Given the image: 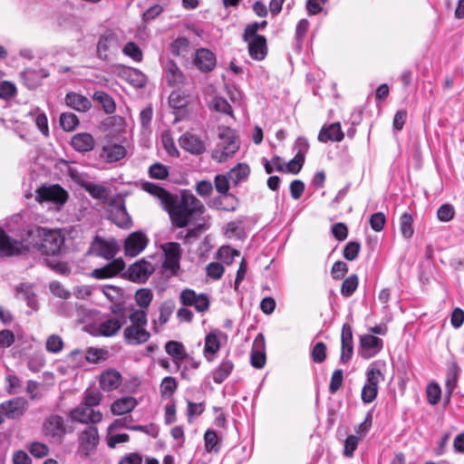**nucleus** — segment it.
Returning <instances> with one entry per match:
<instances>
[{"instance_id": "1", "label": "nucleus", "mask_w": 464, "mask_h": 464, "mask_svg": "<svg viewBox=\"0 0 464 464\" xmlns=\"http://www.w3.org/2000/svg\"><path fill=\"white\" fill-rule=\"evenodd\" d=\"M26 250L36 248L44 255H59L64 246V237L61 230L37 227L24 229Z\"/></svg>"}, {"instance_id": "2", "label": "nucleus", "mask_w": 464, "mask_h": 464, "mask_svg": "<svg viewBox=\"0 0 464 464\" xmlns=\"http://www.w3.org/2000/svg\"><path fill=\"white\" fill-rule=\"evenodd\" d=\"M169 212L172 224L177 227H185L191 218L201 215L205 207L192 193L184 191L181 193L179 203L171 196V204L165 206Z\"/></svg>"}, {"instance_id": "3", "label": "nucleus", "mask_w": 464, "mask_h": 464, "mask_svg": "<svg viewBox=\"0 0 464 464\" xmlns=\"http://www.w3.org/2000/svg\"><path fill=\"white\" fill-rule=\"evenodd\" d=\"M386 363L383 361L372 362L366 371V382L362 389L361 398L364 403L372 402L378 394V385L384 381Z\"/></svg>"}, {"instance_id": "4", "label": "nucleus", "mask_w": 464, "mask_h": 464, "mask_svg": "<svg viewBox=\"0 0 464 464\" xmlns=\"http://www.w3.org/2000/svg\"><path fill=\"white\" fill-rule=\"evenodd\" d=\"M77 450L76 454L81 459H88L92 457L100 443V436L98 428L89 425L78 432L77 435Z\"/></svg>"}, {"instance_id": "5", "label": "nucleus", "mask_w": 464, "mask_h": 464, "mask_svg": "<svg viewBox=\"0 0 464 464\" xmlns=\"http://www.w3.org/2000/svg\"><path fill=\"white\" fill-rule=\"evenodd\" d=\"M218 137L220 140L212 152V159L218 162H224L237 151L239 144L230 129L220 130Z\"/></svg>"}, {"instance_id": "6", "label": "nucleus", "mask_w": 464, "mask_h": 464, "mask_svg": "<svg viewBox=\"0 0 464 464\" xmlns=\"http://www.w3.org/2000/svg\"><path fill=\"white\" fill-rule=\"evenodd\" d=\"M26 250L24 229L19 234L9 235L0 227V257L21 254Z\"/></svg>"}, {"instance_id": "7", "label": "nucleus", "mask_w": 464, "mask_h": 464, "mask_svg": "<svg viewBox=\"0 0 464 464\" xmlns=\"http://www.w3.org/2000/svg\"><path fill=\"white\" fill-rule=\"evenodd\" d=\"M164 254L163 267L170 275H176L179 268L181 247L179 243L169 242L161 246Z\"/></svg>"}, {"instance_id": "8", "label": "nucleus", "mask_w": 464, "mask_h": 464, "mask_svg": "<svg viewBox=\"0 0 464 464\" xmlns=\"http://www.w3.org/2000/svg\"><path fill=\"white\" fill-rule=\"evenodd\" d=\"M70 418L82 424H97L102 420L103 415L101 411L81 403L70 411Z\"/></svg>"}, {"instance_id": "9", "label": "nucleus", "mask_w": 464, "mask_h": 464, "mask_svg": "<svg viewBox=\"0 0 464 464\" xmlns=\"http://www.w3.org/2000/svg\"><path fill=\"white\" fill-rule=\"evenodd\" d=\"M227 335L220 330L210 331L204 339L203 355L208 362H213L221 347L222 340H226Z\"/></svg>"}, {"instance_id": "10", "label": "nucleus", "mask_w": 464, "mask_h": 464, "mask_svg": "<svg viewBox=\"0 0 464 464\" xmlns=\"http://www.w3.org/2000/svg\"><path fill=\"white\" fill-rule=\"evenodd\" d=\"M149 244L147 235L142 231H135L124 241L125 256L134 257L140 255Z\"/></svg>"}, {"instance_id": "11", "label": "nucleus", "mask_w": 464, "mask_h": 464, "mask_svg": "<svg viewBox=\"0 0 464 464\" xmlns=\"http://www.w3.org/2000/svg\"><path fill=\"white\" fill-rule=\"evenodd\" d=\"M183 305L194 306L198 313H204L209 308V299L205 294H197L192 289H184L179 295Z\"/></svg>"}, {"instance_id": "12", "label": "nucleus", "mask_w": 464, "mask_h": 464, "mask_svg": "<svg viewBox=\"0 0 464 464\" xmlns=\"http://www.w3.org/2000/svg\"><path fill=\"white\" fill-rule=\"evenodd\" d=\"M155 266L146 259H140L132 264L128 271V278L136 283H145L154 272Z\"/></svg>"}, {"instance_id": "13", "label": "nucleus", "mask_w": 464, "mask_h": 464, "mask_svg": "<svg viewBox=\"0 0 464 464\" xmlns=\"http://www.w3.org/2000/svg\"><path fill=\"white\" fill-rule=\"evenodd\" d=\"M124 321L111 315L103 316L95 325V334L100 336H115L123 325Z\"/></svg>"}, {"instance_id": "14", "label": "nucleus", "mask_w": 464, "mask_h": 464, "mask_svg": "<svg viewBox=\"0 0 464 464\" xmlns=\"http://www.w3.org/2000/svg\"><path fill=\"white\" fill-rule=\"evenodd\" d=\"M28 403L22 397L13 398L0 404V412L8 419H16L24 414Z\"/></svg>"}, {"instance_id": "15", "label": "nucleus", "mask_w": 464, "mask_h": 464, "mask_svg": "<svg viewBox=\"0 0 464 464\" xmlns=\"http://www.w3.org/2000/svg\"><path fill=\"white\" fill-rule=\"evenodd\" d=\"M383 342L372 334H363L360 339L359 353L364 359L375 356L382 349Z\"/></svg>"}, {"instance_id": "16", "label": "nucleus", "mask_w": 464, "mask_h": 464, "mask_svg": "<svg viewBox=\"0 0 464 464\" xmlns=\"http://www.w3.org/2000/svg\"><path fill=\"white\" fill-rule=\"evenodd\" d=\"M43 430L46 437L60 441L65 434L63 419L58 415H51L44 422Z\"/></svg>"}, {"instance_id": "17", "label": "nucleus", "mask_w": 464, "mask_h": 464, "mask_svg": "<svg viewBox=\"0 0 464 464\" xmlns=\"http://www.w3.org/2000/svg\"><path fill=\"white\" fill-rule=\"evenodd\" d=\"M169 106L174 110L175 121L185 119L189 114L188 97L179 91H174L169 98Z\"/></svg>"}, {"instance_id": "18", "label": "nucleus", "mask_w": 464, "mask_h": 464, "mask_svg": "<svg viewBox=\"0 0 464 464\" xmlns=\"http://www.w3.org/2000/svg\"><path fill=\"white\" fill-rule=\"evenodd\" d=\"M36 193V198L39 201H51L57 204H63L68 198L67 192L58 185L42 187Z\"/></svg>"}, {"instance_id": "19", "label": "nucleus", "mask_w": 464, "mask_h": 464, "mask_svg": "<svg viewBox=\"0 0 464 464\" xmlns=\"http://www.w3.org/2000/svg\"><path fill=\"white\" fill-rule=\"evenodd\" d=\"M179 145L191 154L199 155L206 150L205 141L196 134L186 132L179 138Z\"/></svg>"}, {"instance_id": "20", "label": "nucleus", "mask_w": 464, "mask_h": 464, "mask_svg": "<svg viewBox=\"0 0 464 464\" xmlns=\"http://www.w3.org/2000/svg\"><path fill=\"white\" fill-rule=\"evenodd\" d=\"M90 250L97 256L111 259L116 255L118 248L114 241L103 240L97 237L92 243Z\"/></svg>"}, {"instance_id": "21", "label": "nucleus", "mask_w": 464, "mask_h": 464, "mask_svg": "<svg viewBox=\"0 0 464 464\" xmlns=\"http://www.w3.org/2000/svg\"><path fill=\"white\" fill-rule=\"evenodd\" d=\"M124 267L125 264L123 260L117 258L102 267L93 269L91 276L95 279H107L118 275Z\"/></svg>"}, {"instance_id": "22", "label": "nucleus", "mask_w": 464, "mask_h": 464, "mask_svg": "<svg viewBox=\"0 0 464 464\" xmlns=\"http://www.w3.org/2000/svg\"><path fill=\"white\" fill-rule=\"evenodd\" d=\"M119 49V43L113 34H105L102 35L97 45V53L102 59H108Z\"/></svg>"}, {"instance_id": "23", "label": "nucleus", "mask_w": 464, "mask_h": 464, "mask_svg": "<svg viewBox=\"0 0 464 464\" xmlns=\"http://www.w3.org/2000/svg\"><path fill=\"white\" fill-rule=\"evenodd\" d=\"M266 341L263 334H258L254 341L251 352V364L256 369H261L266 364Z\"/></svg>"}, {"instance_id": "24", "label": "nucleus", "mask_w": 464, "mask_h": 464, "mask_svg": "<svg viewBox=\"0 0 464 464\" xmlns=\"http://www.w3.org/2000/svg\"><path fill=\"white\" fill-rule=\"evenodd\" d=\"M122 382L121 374L114 370L108 369L103 371L99 379V384L102 390L105 392H111L120 387Z\"/></svg>"}, {"instance_id": "25", "label": "nucleus", "mask_w": 464, "mask_h": 464, "mask_svg": "<svg viewBox=\"0 0 464 464\" xmlns=\"http://www.w3.org/2000/svg\"><path fill=\"white\" fill-rule=\"evenodd\" d=\"M342 341V352L340 362L342 363H347L353 355V332L352 327L348 324H344L342 328L341 334Z\"/></svg>"}, {"instance_id": "26", "label": "nucleus", "mask_w": 464, "mask_h": 464, "mask_svg": "<svg viewBox=\"0 0 464 464\" xmlns=\"http://www.w3.org/2000/svg\"><path fill=\"white\" fill-rule=\"evenodd\" d=\"M125 341L130 344H141L146 343L150 337V333L145 326L129 325L123 331Z\"/></svg>"}, {"instance_id": "27", "label": "nucleus", "mask_w": 464, "mask_h": 464, "mask_svg": "<svg viewBox=\"0 0 464 464\" xmlns=\"http://www.w3.org/2000/svg\"><path fill=\"white\" fill-rule=\"evenodd\" d=\"M127 150L124 146L117 143H108L103 145L100 158L106 162H116L126 156Z\"/></svg>"}, {"instance_id": "28", "label": "nucleus", "mask_w": 464, "mask_h": 464, "mask_svg": "<svg viewBox=\"0 0 464 464\" xmlns=\"http://www.w3.org/2000/svg\"><path fill=\"white\" fill-rule=\"evenodd\" d=\"M248 43L250 56L257 61L263 60L266 55V40L264 36H255L245 39Z\"/></svg>"}, {"instance_id": "29", "label": "nucleus", "mask_w": 464, "mask_h": 464, "mask_svg": "<svg viewBox=\"0 0 464 464\" xmlns=\"http://www.w3.org/2000/svg\"><path fill=\"white\" fill-rule=\"evenodd\" d=\"M194 63L200 71L208 72L216 65V57L209 50L201 48L196 52Z\"/></svg>"}, {"instance_id": "30", "label": "nucleus", "mask_w": 464, "mask_h": 464, "mask_svg": "<svg viewBox=\"0 0 464 464\" xmlns=\"http://www.w3.org/2000/svg\"><path fill=\"white\" fill-rule=\"evenodd\" d=\"M71 145L76 151L88 152L94 148L95 140L88 132H79L72 136Z\"/></svg>"}, {"instance_id": "31", "label": "nucleus", "mask_w": 464, "mask_h": 464, "mask_svg": "<svg viewBox=\"0 0 464 464\" xmlns=\"http://www.w3.org/2000/svg\"><path fill=\"white\" fill-rule=\"evenodd\" d=\"M137 405L138 401L134 397L126 396L115 400L111 404L110 410L113 415L120 416L130 412Z\"/></svg>"}, {"instance_id": "32", "label": "nucleus", "mask_w": 464, "mask_h": 464, "mask_svg": "<svg viewBox=\"0 0 464 464\" xmlns=\"http://www.w3.org/2000/svg\"><path fill=\"white\" fill-rule=\"evenodd\" d=\"M344 135L342 131L339 122L332 123L328 126H324L318 135V140L321 142L327 141H341Z\"/></svg>"}, {"instance_id": "33", "label": "nucleus", "mask_w": 464, "mask_h": 464, "mask_svg": "<svg viewBox=\"0 0 464 464\" xmlns=\"http://www.w3.org/2000/svg\"><path fill=\"white\" fill-rule=\"evenodd\" d=\"M174 308L175 304L173 301H165L160 304L159 308L160 314L158 318L152 321L153 330L156 333H159L162 326L168 323L174 311Z\"/></svg>"}, {"instance_id": "34", "label": "nucleus", "mask_w": 464, "mask_h": 464, "mask_svg": "<svg viewBox=\"0 0 464 464\" xmlns=\"http://www.w3.org/2000/svg\"><path fill=\"white\" fill-rule=\"evenodd\" d=\"M111 220L121 228H129L131 227V218L127 212V209L123 204H121L111 210Z\"/></svg>"}, {"instance_id": "35", "label": "nucleus", "mask_w": 464, "mask_h": 464, "mask_svg": "<svg viewBox=\"0 0 464 464\" xmlns=\"http://www.w3.org/2000/svg\"><path fill=\"white\" fill-rule=\"evenodd\" d=\"M65 103L70 108L78 111H87L91 108L90 101L83 95L76 92H69L65 96Z\"/></svg>"}, {"instance_id": "36", "label": "nucleus", "mask_w": 464, "mask_h": 464, "mask_svg": "<svg viewBox=\"0 0 464 464\" xmlns=\"http://www.w3.org/2000/svg\"><path fill=\"white\" fill-rule=\"evenodd\" d=\"M141 187L144 191L158 198L163 205V208L171 204V194L163 188L151 182H144Z\"/></svg>"}, {"instance_id": "37", "label": "nucleus", "mask_w": 464, "mask_h": 464, "mask_svg": "<svg viewBox=\"0 0 464 464\" xmlns=\"http://www.w3.org/2000/svg\"><path fill=\"white\" fill-rule=\"evenodd\" d=\"M166 353L171 356L173 362L179 366L181 362L187 357L184 345L177 341H169L165 344Z\"/></svg>"}, {"instance_id": "38", "label": "nucleus", "mask_w": 464, "mask_h": 464, "mask_svg": "<svg viewBox=\"0 0 464 464\" xmlns=\"http://www.w3.org/2000/svg\"><path fill=\"white\" fill-rule=\"evenodd\" d=\"M234 369L233 362L228 358H224L219 365L213 371L212 378L216 383H222L232 372Z\"/></svg>"}, {"instance_id": "39", "label": "nucleus", "mask_w": 464, "mask_h": 464, "mask_svg": "<svg viewBox=\"0 0 464 464\" xmlns=\"http://www.w3.org/2000/svg\"><path fill=\"white\" fill-rule=\"evenodd\" d=\"M121 76L135 88H141L146 83V76L137 69L124 68L121 72Z\"/></svg>"}, {"instance_id": "40", "label": "nucleus", "mask_w": 464, "mask_h": 464, "mask_svg": "<svg viewBox=\"0 0 464 464\" xmlns=\"http://www.w3.org/2000/svg\"><path fill=\"white\" fill-rule=\"evenodd\" d=\"M166 78L168 82L172 86H179L185 82L184 74L172 61H169L166 64Z\"/></svg>"}, {"instance_id": "41", "label": "nucleus", "mask_w": 464, "mask_h": 464, "mask_svg": "<svg viewBox=\"0 0 464 464\" xmlns=\"http://www.w3.org/2000/svg\"><path fill=\"white\" fill-rule=\"evenodd\" d=\"M250 173L249 167L245 163H238L236 167L230 169L227 173L228 178L233 184L237 185L238 183L246 180Z\"/></svg>"}, {"instance_id": "42", "label": "nucleus", "mask_w": 464, "mask_h": 464, "mask_svg": "<svg viewBox=\"0 0 464 464\" xmlns=\"http://www.w3.org/2000/svg\"><path fill=\"white\" fill-rule=\"evenodd\" d=\"M153 292L150 288H140L135 292L134 300L140 309L147 310L153 300Z\"/></svg>"}, {"instance_id": "43", "label": "nucleus", "mask_w": 464, "mask_h": 464, "mask_svg": "<svg viewBox=\"0 0 464 464\" xmlns=\"http://www.w3.org/2000/svg\"><path fill=\"white\" fill-rule=\"evenodd\" d=\"M229 180L228 175H217L214 180L215 188L221 194L223 199L235 201V198L227 194Z\"/></svg>"}, {"instance_id": "44", "label": "nucleus", "mask_w": 464, "mask_h": 464, "mask_svg": "<svg viewBox=\"0 0 464 464\" xmlns=\"http://www.w3.org/2000/svg\"><path fill=\"white\" fill-rule=\"evenodd\" d=\"M93 100L102 106L106 113L111 114L115 111V102L113 99L106 92L102 91L95 92L93 94Z\"/></svg>"}, {"instance_id": "45", "label": "nucleus", "mask_w": 464, "mask_h": 464, "mask_svg": "<svg viewBox=\"0 0 464 464\" xmlns=\"http://www.w3.org/2000/svg\"><path fill=\"white\" fill-rule=\"evenodd\" d=\"M413 218L408 213L404 212L400 218V230L402 237L406 239L411 238L413 236Z\"/></svg>"}, {"instance_id": "46", "label": "nucleus", "mask_w": 464, "mask_h": 464, "mask_svg": "<svg viewBox=\"0 0 464 464\" xmlns=\"http://www.w3.org/2000/svg\"><path fill=\"white\" fill-rule=\"evenodd\" d=\"M82 187L84 188L85 190L88 191L94 198L105 199L108 198L109 191L102 185L92 182H82Z\"/></svg>"}, {"instance_id": "47", "label": "nucleus", "mask_w": 464, "mask_h": 464, "mask_svg": "<svg viewBox=\"0 0 464 464\" xmlns=\"http://www.w3.org/2000/svg\"><path fill=\"white\" fill-rule=\"evenodd\" d=\"M129 319L130 325L146 326L148 323V314L144 309L130 308Z\"/></svg>"}, {"instance_id": "48", "label": "nucleus", "mask_w": 464, "mask_h": 464, "mask_svg": "<svg viewBox=\"0 0 464 464\" xmlns=\"http://www.w3.org/2000/svg\"><path fill=\"white\" fill-rule=\"evenodd\" d=\"M109 357L107 350L101 348L90 347L84 355V359L91 363H97L101 361H105Z\"/></svg>"}, {"instance_id": "49", "label": "nucleus", "mask_w": 464, "mask_h": 464, "mask_svg": "<svg viewBox=\"0 0 464 464\" xmlns=\"http://www.w3.org/2000/svg\"><path fill=\"white\" fill-rule=\"evenodd\" d=\"M102 394L97 390H87L84 392L82 404L93 408L100 405L102 400Z\"/></svg>"}, {"instance_id": "50", "label": "nucleus", "mask_w": 464, "mask_h": 464, "mask_svg": "<svg viewBox=\"0 0 464 464\" xmlns=\"http://www.w3.org/2000/svg\"><path fill=\"white\" fill-rule=\"evenodd\" d=\"M189 49V41L186 37H179L170 45L171 53L178 56H186Z\"/></svg>"}, {"instance_id": "51", "label": "nucleus", "mask_w": 464, "mask_h": 464, "mask_svg": "<svg viewBox=\"0 0 464 464\" xmlns=\"http://www.w3.org/2000/svg\"><path fill=\"white\" fill-rule=\"evenodd\" d=\"M358 284L359 279L356 275L348 276L342 284L341 294L345 297L352 295L355 292Z\"/></svg>"}, {"instance_id": "52", "label": "nucleus", "mask_w": 464, "mask_h": 464, "mask_svg": "<svg viewBox=\"0 0 464 464\" xmlns=\"http://www.w3.org/2000/svg\"><path fill=\"white\" fill-rule=\"evenodd\" d=\"M78 124L79 120L73 113L64 112L60 116V125L65 131H72Z\"/></svg>"}, {"instance_id": "53", "label": "nucleus", "mask_w": 464, "mask_h": 464, "mask_svg": "<svg viewBox=\"0 0 464 464\" xmlns=\"http://www.w3.org/2000/svg\"><path fill=\"white\" fill-rule=\"evenodd\" d=\"M459 375V368L456 364H452L448 368L447 379H446V389L449 394H451L453 390L457 386Z\"/></svg>"}, {"instance_id": "54", "label": "nucleus", "mask_w": 464, "mask_h": 464, "mask_svg": "<svg viewBox=\"0 0 464 464\" xmlns=\"http://www.w3.org/2000/svg\"><path fill=\"white\" fill-rule=\"evenodd\" d=\"M32 115H34L35 119V125L39 129V130L44 135H49V127H48V120L45 115V113L40 111L39 109H35L33 112H31Z\"/></svg>"}, {"instance_id": "55", "label": "nucleus", "mask_w": 464, "mask_h": 464, "mask_svg": "<svg viewBox=\"0 0 464 464\" xmlns=\"http://www.w3.org/2000/svg\"><path fill=\"white\" fill-rule=\"evenodd\" d=\"M238 256V250L233 249L232 247L227 246H221L218 251V258L227 265H230L233 262L235 256Z\"/></svg>"}, {"instance_id": "56", "label": "nucleus", "mask_w": 464, "mask_h": 464, "mask_svg": "<svg viewBox=\"0 0 464 464\" xmlns=\"http://www.w3.org/2000/svg\"><path fill=\"white\" fill-rule=\"evenodd\" d=\"M45 347L48 352L57 353L63 350V341L59 335L52 334L47 338Z\"/></svg>"}, {"instance_id": "57", "label": "nucleus", "mask_w": 464, "mask_h": 464, "mask_svg": "<svg viewBox=\"0 0 464 464\" xmlns=\"http://www.w3.org/2000/svg\"><path fill=\"white\" fill-rule=\"evenodd\" d=\"M211 107L218 111L227 114L229 116L233 115L232 108L229 103L222 97H215L211 101Z\"/></svg>"}, {"instance_id": "58", "label": "nucleus", "mask_w": 464, "mask_h": 464, "mask_svg": "<svg viewBox=\"0 0 464 464\" xmlns=\"http://www.w3.org/2000/svg\"><path fill=\"white\" fill-rule=\"evenodd\" d=\"M149 174L152 179H165L169 176V171L166 166L157 162L150 167Z\"/></svg>"}, {"instance_id": "59", "label": "nucleus", "mask_w": 464, "mask_h": 464, "mask_svg": "<svg viewBox=\"0 0 464 464\" xmlns=\"http://www.w3.org/2000/svg\"><path fill=\"white\" fill-rule=\"evenodd\" d=\"M122 52L125 55L130 56L136 62H140L142 59V52L135 43L130 42L126 44Z\"/></svg>"}, {"instance_id": "60", "label": "nucleus", "mask_w": 464, "mask_h": 464, "mask_svg": "<svg viewBox=\"0 0 464 464\" xmlns=\"http://www.w3.org/2000/svg\"><path fill=\"white\" fill-rule=\"evenodd\" d=\"M177 389V382L173 377H165L160 383L162 396H171Z\"/></svg>"}, {"instance_id": "61", "label": "nucleus", "mask_w": 464, "mask_h": 464, "mask_svg": "<svg viewBox=\"0 0 464 464\" xmlns=\"http://www.w3.org/2000/svg\"><path fill=\"white\" fill-rule=\"evenodd\" d=\"M204 439L205 447L208 451L218 450V437L214 430H207Z\"/></svg>"}, {"instance_id": "62", "label": "nucleus", "mask_w": 464, "mask_h": 464, "mask_svg": "<svg viewBox=\"0 0 464 464\" xmlns=\"http://www.w3.org/2000/svg\"><path fill=\"white\" fill-rule=\"evenodd\" d=\"M49 289L54 296L59 298L68 299L71 296L70 291L57 281L51 282L49 285Z\"/></svg>"}, {"instance_id": "63", "label": "nucleus", "mask_w": 464, "mask_h": 464, "mask_svg": "<svg viewBox=\"0 0 464 464\" xmlns=\"http://www.w3.org/2000/svg\"><path fill=\"white\" fill-rule=\"evenodd\" d=\"M16 93L15 85L8 81L2 82L0 83V98L4 100H9L14 97Z\"/></svg>"}, {"instance_id": "64", "label": "nucleus", "mask_w": 464, "mask_h": 464, "mask_svg": "<svg viewBox=\"0 0 464 464\" xmlns=\"http://www.w3.org/2000/svg\"><path fill=\"white\" fill-rule=\"evenodd\" d=\"M6 382V391L9 394H15L18 393L21 387H22V382L21 380L13 374H9L5 378Z\"/></svg>"}]
</instances>
